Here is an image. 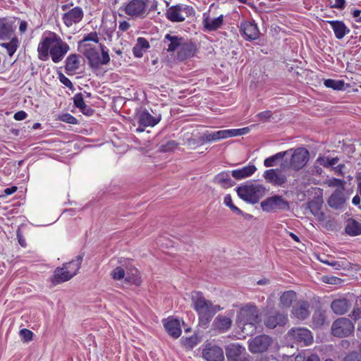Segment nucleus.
<instances>
[{
    "mask_svg": "<svg viewBox=\"0 0 361 361\" xmlns=\"http://www.w3.org/2000/svg\"><path fill=\"white\" fill-rule=\"evenodd\" d=\"M69 49V45L60 36L49 32L43 35L38 44V57L42 61H47L50 56L53 62L59 63Z\"/></svg>",
    "mask_w": 361,
    "mask_h": 361,
    "instance_id": "nucleus-1",
    "label": "nucleus"
},
{
    "mask_svg": "<svg viewBox=\"0 0 361 361\" xmlns=\"http://www.w3.org/2000/svg\"><path fill=\"white\" fill-rule=\"evenodd\" d=\"M190 298L192 307L198 314L200 324L202 326H207L214 315L221 310L220 306L207 300L200 291H192Z\"/></svg>",
    "mask_w": 361,
    "mask_h": 361,
    "instance_id": "nucleus-2",
    "label": "nucleus"
},
{
    "mask_svg": "<svg viewBox=\"0 0 361 361\" xmlns=\"http://www.w3.org/2000/svg\"><path fill=\"white\" fill-rule=\"evenodd\" d=\"M260 322L259 310L255 305L251 304H247L242 307L237 315V325L246 334L255 333L257 325Z\"/></svg>",
    "mask_w": 361,
    "mask_h": 361,
    "instance_id": "nucleus-3",
    "label": "nucleus"
},
{
    "mask_svg": "<svg viewBox=\"0 0 361 361\" xmlns=\"http://www.w3.org/2000/svg\"><path fill=\"white\" fill-rule=\"evenodd\" d=\"M157 0H130L125 5L123 11L132 18L143 19L151 11L157 10Z\"/></svg>",
    "mask_w": 361,
    "mask_h": 361,
    "instance_id": "nucleus-4",
    "label": "nucleus"
},
{
    "mask_svg": "<svg viewBox=\"0 0 361 361\" xmlns=\"http://www.w3.org/2000/svg\"><path fill=\"white\" fill-rule=\"evenodd\" d=\"M85 50L83 54L88 60L91 68L99 69L102 65H106L110 61V56L108 49L103 44H100V49L92 47L89 44H84Z\"/></svg>",
    "mask_w": 361,
    "mask_h": 361,
    "instance_id": "nucleus-5",
    "label": "nucleus"
},
{
    "mask_svg": "<svg viewBox=\"0 0 361 361\" xmlns=\"http://www.w3.org/2000/svg\"><path fill=\"white\" fill-rule=\"evenodd\" d=\"M291 150L288 155H290L289 160L284 159L281 164V169H293L299 171L307 164L310 159V153L305 147H298L296 149H289Z\"/></svg>",
    "mask_w": 361,
    "mask_h": 361,
    "instance_id": "nucleus-6",
    "label": "nucleus"
},
{
    "mask_svg": "<svg viewBox=\"0 0 361 361\" xmlns=\"http://www.w3.org/2000/svg\"><path fill=\"white\" fill-rule=\"evenodd\" d=\"M267 189L262 184L249 183L237 188L238 195L243 200L257 203L265 194Z\"/></svg>",
    "mask_w": 361,
    "mask_h": 361,
    "instance_id": "nucleus-7",
    "label": "nucleus"
},
{
    "mask_svg": "<svg viewBox=\"0 0 361 361\" xmlns=\"http://www.w3.org/2000/svg\"><path fill=\"white\" fill-rule=\"evenodd\" d=\"M194 15V8L192 6L183 4L172 6L166 12L167 19L173 23L183 22L186 18L193 16Z\"/></svg>",
    "mask_w": 361,
    "mask_h": 361,
    "instance_id": "nucleus-8",
    "label": "nucleus"
},
{
    "mask_svg": "<svg viewBox=\"0 0 361 361\" xmlns=\"http://www.w3.org/2000/svg\"><path fill=\"white\" fill-rule=\"evenodd\" d=\"M288 338L302 346H307L313 342L312 332L305 327H294L290 329L287 334Z\"/></svg>",
    "mask_w": 361,
    "mask_h": 361,
    "instance_id": "nucleus-9",
    "label": "nucleus"
},
{
    "mask_svg": "<svg viewBox=\"0 0 361 361\" xmlns=\"http://www.w3.org/2000/svg\"><path fill=\"white\" fill-rule=\"evenodd\" d=\"M260 205L262 210L266 212H274L278 210L286 211L290 209L289 202L277 195L265 199Z\"/></svg>",
    "mask_w": 361,
    "mask_h": 361,
    "instance_id": "nucleus-10",
    "label": "nucleus"
},
{
    "mask_svg": "<svg viewBox=\"0 0 361 361\" xmlns=\"http://www.w3.org/2000/svg\"><path fill=\"white\" fill-rule=\"evenodd\" d=\"M354 331V324L348 318L341 317L334 321L331 325V334L336 337H346Z\"/></svg>",
    "mask_w": 361,
    "mask_h": 361,
    "instance_id": "nucleus-11",
    "label": "nucleus"
},
{
    "mask_svg": "<svg viewBox=\"0 0 361 361\" xmlns=\"http://www.w3.org/2000/svg\"><path fill=\"white\" fill-rule=\"evenodd\" d=\"M282 170L283 169L281 168L267 169L264 171L262 176L271 185L284 188L288 182V176Z\"/></svg>",
    "mask_w": 361,
    "mask_h": 361,
    "instance_id": "nucleus-12",
    "label": "nucleus"
},
{
    "mask_svg": "<svg viewBox=\"0 0 361 361\" xmlns=\"http://www.w3.org/2000/svg\"><path fill=\"white\" fill-rule=\"evenodd\" d=\"M272 342L269 336L262 334L257 336L249 341V350L252 353H258L266 351Z\"/></svg>",
    "mask_w": 361,
    "mask_h": 361,
    "instance_id": "nucleus-13",
    "label": "nucleus"
},
{
    "mask_svg": "<svg viewBox=\"0 0 361 361\" xmlns=\"http://www.w3.org/2000/svg\"><path fill=\"white\" fill-rule=\"evenodd\" d=\"M224 20V15H220L216 18H211L208 12L202 14V26L205 32L216 31L221 27Z\"/></svg>",
    "mask_w": 361,
    "mask_h": 361,
    "instance_id": "nucleus-14",
    "label": "nucleus"
},
{
    "mask_svg": "<svg viewBox=\"0 0 361 361\" xmlns=\"http://www.w3.org/2000/svg\"><path fill=\"white\" fill-rule=\"evenodd\" d=\"M203 357L207 361H224V354L221 348L207 343L202 351Z\"/></svg>",
    "mask_w": 361,
    "mask_h": 361,
    "instance_id": "nucleus-15",
    "label": "nucleus"
},
{
    "mask_svg": "<svg viewBox=\"0 0 361 361\" xmlns=\"http://www.w3.org/2000/svg\"><path fill=\"white\" fill-rule=\"evenodd\" d=\"M83 16L84 13L82 8L75 6L68 12L63 13L62 20L65 25L69 27L73 24L80 23L82 20Z\"/></svg>",
    "mask_w": 361,
    "mask_h": 361,
    "instance_id": "nucleus-16",
    "label": "nucleus"
},
{
    "mask_svg": "<svg viewBox=\"0 0 361 361\" xmlns=\"http://www.w3.org/2000/svg\"><path fill=\"white\" fill-rule=\"evenodd\" d=\"M240 30L245 39L248 41L257 39L259 30L256 23L250 21H243L240 25Z\"/></svg>",
    "mask_w": 361,
    "mask_h": 361,
    "instance_id": "nucleus-17",
    "label": "nucleus"
},
{
    "mask_svg": "<svg viewBox=\"0 0 361 361\" xmlns=\"http://www.w3.org/2000/svg\"><path fill=\"white\" fill-rule=\"evenodd\" d=\"M161 115L152 116L148 111L143 110L137 114V119L140 126L143 127H154L161 121Z\"/></svg>",
    "mask_w": 361,
    "mask_h": 361,
    "instance_id": "nucleus-18",
    "label": "nucleus"
},
{
    "mask_svg": "<svg viewBox=\"0 0 361 361\" xmlns=\"http://www.w3.org/2000/svg\"><path fill=\"white\" fill-rule=\"evenodd\" d=\"M184 38L176 35L166 34L164 38V48L168 52L178 51Z\"/></svg>",
    "mask_w": 361,
    "mask_h": 361,
    "instance_id": "nucleus-19",
    "label": "nucleus"
},
{
    "mask_svg": "<svg viewBox=\"0 0 361 361\" xmlns=\"http://www.w3.org/2000/svg\"><path fill=\"white\" fill-rule=\"evenodd\" d=\"M164 326L167 333L174 338L181 335V327L178 319L173 317H168L164 320Z\"/></svg>",
    "mask_w": 361,
    "mask_h": 361,
    "instance_id": "nucleus-20",
    "label": "nucleus"
},
{
    "mask_svg": "<svg viewBox=\"0 0 361 361\" xmlns=\"http://www.w3.org/2000/svg\"><path fill=\"white\" fill-rule=\"evenodd\" d=\"M15 29L13 22L6 18H0V40H6L11 38Z\"/></svg>",
    "mask_w": 361,
    "mask_h": 361,
    "instance_id": "nucleus-21",
    "label": "nucleus"
},
{
    "mask_svg": "<svg viewBox=\"0 0 361 361\" xmlns=\"http://www.w3.org/2000/svg\"><path fill=\"white\" fill-rule=\"evenodd\" d=\"M331 28L334 31L335 37L338 39H343L350 30L342 20H327Z\"/></svg>",
    "mask_w": 361,
    "mask_h": 361,
    "instance_id": "nucleus-22",
    "label": "nucleus"
},
{
    "mask_svg": "<svg viewBox=\"0 0 361 361\" xmlns=\"http://www.w3.org/2000/svg\"><path fill=\"white\" fill-rule=\"evenodd\" d=\"M195 51V45L193 43L189 42L184 39L181 46L178 51V59L180 61H184L188 58H190L194 56Z\"/></svg>",
    "mask_w": 361,
    "mask_h": 361,
    "instance_id": "nucleus-23",
    "label": "nucleus"
},
{
    "mask_svg": "<svg viewBox=\"0 0 361 361\" xmlns=\"http://www.w3.org/2000/svg\"><path fill=\"white\" fill-rule=\"evenodd\" d=\"M288 322V315L285 313H276L274 315L269 316L266 321L265 325L269 329H274L277 326H284Z\"/></svg>",
    "mask_w": 361,
    "mask_h": 361,
    "instance_id": "nucleus-24",
    "label": "nucleus"
},
{
    "mask_svg": "<svg viewBox=\"0 0 361 361\" xmlns=\"http://www.w3.org/2000/svg\"><path fill=\"white\" fill-rule=\"evenodd\" d=\"M310 305L307 301H299L293 307L292 314L297 319L303 320L310 315Z\"/></svg>",
    "mask_w": 361,
    "mask_h": 361,
    "instance_id": "nucleus-25",
    "label": "nucleus"
},
{
    "mask_svg": "<svg viewBox=\"0 0 361 361\" xmlns=\"http://www.w3.org/2000/svg\"><path fill=\"white\" fill-rule=\"evenodd\" d=\"M257 171V167L254 164H249L243 168L233 170L232 176L236 180H242L253 175Z\"/></svg>",
    "mask_w": 361,
    "mask_h": 361,
    "instance_id": "nucleus-26",
    "label": "nucleus"
},
{
    "mask_svg": "<svg viewBox=\"0 0 361 361\" xmlns=\"http://www.w3.org/2000/svg\"><path fill=\"white\" fill-rule=\"evenodd\" d=\"M245 351V348L235 343H231L226 348V353L228 361L238 360L241 359V355Z\"/></svg>",
    "mask_w": 361,
    "mask_h": 361,
    "instance_id": "nucleus-27",
    "label": "nucleus"
},
{
    "mask_svg": "<svg viewBox=\"0 0 361 361\" xmlns=\"http://www.w3.org/2000/svg\"><path fill=\"white\" fill-rule=\"evenodd\" d=\"M344 189H336L328 200V204L331 207L338 209L345 203Z\"/></svg>",
    "mask_w": 361,
    "mask_h": 361,
    "instance_id": "nucleus-28",
    "label": "nucleus"
},
{
    "mask_svg": "<svg viewBox=\"0 0 361 361\" xmlns=\"http://www.w3.org/2000/svg\"><path fill=\"white\" fill-rule=\"evenodd\" d=\"M350 303L345 298L336 299L332 301L331 308L336 314H344L350 308Z\"/></svg>",
    "mask_w": 361,
    "mask_h": 361,
    "instance_id": "nucleus-29",
    "label": "nucleus"
},
{
    "mask_svg": "<svg viewBox=\"0 0 361 361\" xmlns=\"http://www.w3.org/2000/svg\"><path fill=\"white\" fill-rule=\"evenodd\" d=\"M297 299V294L293 290L283 292L279 298V306L281 308H288Z\"/></svg>",
    "mask_w": 361,
    "mask_h": 361,
    "instance_id": "nucleus-30",
    "label": "nucleus"
},
{
    "mask_svg": "<svg viewBox=\"0 0 361 361\" xmlns=\"http://www.w3.org/2000/svg\"><path fill=\"white\" fill-rule=\"evenodd\" d=\"M221 139H225L224 130L215 132L206 131L200 138L202 143L216 142Z\"/></svg>",
    "mask_w": 361,
    "mask_h": 361,
    "instance_id": "nucleus-31",
    "label": "nucleus"
},
{
    "mask_svg": "<svg viewBox=\"0 0 361 361\" xmlns=\"http://www.w3.org/2000/svg\"><path fill=\"white\" fill-rule=\"evenodd\" d=\"M231 324L232 321L230 318L218 315L213 322V326L215 329L224 332L230 329Z\"/></svg>",
    "mask_w": 361,
    "mask_h": 361,
    "instance_id": "nucleus-32",
    "label": "nucleus"
},
{
    "mask_svg": "<svg viewBox=\"0 0 361 361\" xmlns=\"http://www.w3.org/2000/svg\"><path fill=\"white\" fill-rule=\"evenodd\" d=\"M71 279V277L66 271V269L63 265L62 267H57L51 278V282L54 284H59Z\"/></svg>",
    "mask_w": 361,
    "mask_h": 361,
    "instance_id": "nucleus-33",
    "label": "nucleus"
},
{
    "mask_svg": "<svg viewBox=\"0 0 361 361\" xmlns=\"http://www.w3.org/2000/svg\"><path fill=\"white\" fill-rule=\"evenodd\" d=\"M82 261V257L78 256L75 259L63 264L66 269V271H68L71 279L77 274L80 268Z\"/></svg>",
    "mask_w": 361,
    "mask_h": 361,
    "instance_id": "nucleus-34",
    "label": "nucleus"
},
{
    "mask_svg": "<svg viewBox=\"0 0 361 361\" xmlns=\"http://www.w3.org/2000/svg\"><path fill=\"white\" fill-rule=\"evenodd\" d=\"M291 150H286L278 152L272 156L266 158L264 160V166L267 168L276 166L278 161L283 159L286 156L290 154Z\"/></svg>",
    "mask_w": 361,
    "mask_h": 361,
    "instance_id": "nucleus-35",
    "label": "nucleus"
},
{
    "mask_svg": "<svg viewBox=\"0 0 361 361\" xmlns=\"http://www.w3.org/2000/svg\"><path fill=\"white\" fill-rule=\"evenodd\" d=\"M345 232L351 236L361 235V222L349 219L345 226Z\"/></svg>",
    "mask_w": 361,
    "mask_h": 361,
    "instance_id": "nucleus-36",
    "label": "nucleus"
},
{
    "mask_svg": "<svg viewBox=\"0 0 361 361\" xmlns=\"http://www.w3.org/2000/svg\"><path fill=\"white\" fill-rule=\"evenodd\" d=\"M214 181L224 188L231 187L234 183L230 177L229 171L219 173L214 177Z\"/></svg>",
    "mask_w": 361,
    "mask_h": 361,
    "instance_id": "nucleus-37",
    "label": "nucleus"
},
{
    "mask_svg": "<svg viewBox=\"0 0 361 361\" xmlns=\"http://www.w3.org/2000/svg\"><path fill=\"white\" fill-rule=\"evenodd\" d=\"M80 61L77 54H71L66 60V70L68 72H75L79 68Z\"/></svg>",
    "mask_w": 361,
    "mask_h": 361,
    "instance_id": "nucleus-38",
    "label": "nucleus"
},
{
    "mask_svg": "<svg viewBox=\"0 0 361 361\" xmlns=\"http://www.w3.org/2000/svg\"><path fill=\"white\" fill-rule=\"evenodd\" d=\"M9 42L1 43L0 46L5 48L8 54L12 56L19 47V40L16 37H11Z\"/></svg>",
    "mask_w": 361,
    "mask_h": 361,
    "instance_id": "nucleus-39",
    "label": "nucleus"
},
{
    "mask_svg": "<svg viewBox=\"0 0 361 361\" xmlns=\"http://www.w3.org/2000/svg\"><path fill=\"white\" fill-rule=\"evenodd\" d=\"M324 85L328 88L334 90H343L345 89V82L341 80L326 79Z\"/></svg>",
    "mask_w": 361,
    "mask_h": 361,
    "instance_id": "nucleus-40",
    "label": "nucleus"
},
{
    "mask_svg": "<svg viewBox=\"0 0 361 361\" xmlns=\"http://www.w3.org/2000/svg\"><path fill=\"white\" fill-rule=\"evenodd\" d=\"M339 159L337 157L330 158L329 157L319 156L317 157L316 162L324 167L329 168L336 165Z\"/></svg>",
    "mask_w": 361,
    "mask_h": 361,
    "instance_id": "nucleus-41",
    "label": "nucleus"
},
{
    "mask_svg": "<svg viewBox=\"0 0 361 361\" xmlns=\"http://www.w3.org/2000/svg\"><path fill=\"white\" fill-rule=\"evenodd\" d=\"M224 203L233 212L237 214H241L242 211L233 204L232 197L230 195H226L224 198Z\"/></svg>",
    "mask_w": 361,
    "mask_h": 361,
    "instance_id": "nucleus-42",
    "label": "nucleus"
},
{
    "mask_svg": "<svg viewBox=\"0 0 361 361\" xmlns=\"http://www.w3.org/2000/svg\"><path fill=\"white\" fill-rule=\"evenodd\" d=\"M111 276L114 280H121L125 277L126 274L124 269L122 267H117L112 270L111 272Z\"/></svg>",
    "mask_w": 361,
    "mask_h": 361,
    "instance_id": "nucleus-43",
    "label": "nucleus"
},
{
    "mask_svg": "<svg viewBox=\"0 0 361 361\" xmlns=\"http://www.w3.org/2000/svg\"><path fill=\"white\" fill-rule=\"evenodd\" d=\"M343 361H361V344L359 346V353L352 352L348 354Z\"/></svg>",
    "mask_w": 361,
    "mask_h": 361,
    "instance_id": "nucleus-44",
    "label": "nucleus"
},
{
    "mask_svg": "<svg viewBox=\"0 0 361 361\" xmlns=\"http://www.w3.org/2000/svg\"><path fill=\"white\" fill-rule=\"evenodd\" d=\"M73 102H74V105L76 107L80 109L81 110H83L87 106L84 102L82 95L81 94H75L73 97Z\"/></svg>",
    "mask_w": 361,
    "mask_h": 361,
    "instance_id": "nucleus-45",
    "label": "nucleus"
},
{
    "mask_svg": "<svg viewBox=\"0 0 361 361\" xmlns=\"http://www.w3.org/2000/svg\"><path fill=\"white\" fill-rule=\"evenodd\" d=\"M295 361H320V360L316 354H311L308 356L300 354L295 357Z\"/></svg>",
    "mask_w": 361,
    "mask_h": 361,
    "instance_id": "nucleus-46",
    "label": "nucleus"
},
{
    "mask_svg": "<svg viewBox=\"0 0 361 361\" xmlns=\"http://www.w3.org/2000/svg\"><path fill=\"white\" fill-rule=\"evenodd\" d=\"M60 120L61 121H63V122H66V123H70V124H77L78 123L77 118L68 113L62 114L60 116Z\"/></svg>",
    "mask_w": 361,
    "mask_h": 361,
    "instance_id": "nucleus-47",
    "label": "nucleus"
},
{
    "mask_svg": "<svg viewBox=\"0 0 361 361\" xmlns=\"http://www.w3.org/2000/svg\"><path fill=\"white\" fill-rule=\"evenodd\" d=\"M345 181L338 178L329 180V185L331 187H338V189H344Z\"/></svg>",
    "mask_w": 361,
    "mask_h": 361,
    "instance_id": "nucleus-48",
    "label": "nucleus"
},
{
    "mask_svg": "<svg viewBox=\"0 0 361 361\" xmlns=\"http://www.w3.org/2000/svg\"><path fill=\"white\" fill-rule=\"evenodd\" d=\"M272 113L271 111H264L262 112H260L256 115V117L262 122H265L269 120V118L271 117Z\"/></svg>",
    "mask_w": 361,
    "mask_h": 361,
    "instance_id": "nucleus-49",
    "label": "nucleus"
},
{
    "mask_svg": "<svg viewBox=\"0 0 361 361\" xmlns=\"http://www.w3.org/2000/svg\"><path fill=\"white\" fill-rule=\"evenodd\" d=\"M178 146V143L174 140L168 141L165 145L161 146V149L164 152L171 151L176 149Z\"/></svg>",
    "mask_w": 361,
    "mask_h": 361,
    "instance_id": "nucleus-50",
    "label": "nucleus"
},
{
    "mask_svg": "<svg viewBox=\"0 0 361 361\" xmlns=\"http://www.w3.org/2000/svg\"><path fill=\"white\" fill-rule=\"evenodd\" d=\"M20 334L22 338L25 341L27 342V341H30L32 340L33 333L31 331L28 330V329H23L20 330Z\"/></svg>",
    "mask_w": 361,
    "mask_h": 361,
    "instance_id": "nucleus-51",
    "label": "nucleus"
},
{
    "mask_svg": "<svg viewBox=\"0 0 361 361\" xmlns=\"http://www.w3.org/2000/svg\"><path fill=\"white\" fill-rule=\"evenodd\" d=\"M136 44L145 51L149 48V42L144 37H138Z\"/></svg>",
    "mask_w": 361,
    "mask_h": 361,
    "instance_id": "nucleus-52",
    "label": "nucleus"
},
{
    "mask_svg": "<svg viewBox=\"0 0 361 361\" xmlns=\"http://www.w3.org/2000/svg\"><path fill=\"white\" fill-rule=\"evenodd\" d=\"M323 281L329 284L338 285L341 283V279L336 276H324Z\"/></svg>",
    "mask_w": 361,
    "mask_h": 361,
    "instance_id": "nucleus-53",
    "label": "nucleus"
},
{
    "mask_svg": "<svg viewBox=\"0 0 361 361\" xmlns=\"http://www.w3.org/2000/svg\"><path fill=\"white\" fill-rule=\"evenodd\" d=\"M88 41H92V42H94L96 43L98 42L99 38H98L97 32H94L89 33L87 35L84 37L82 42L85 43Z\"/></svg>",
    "mask_w": 361,
    "mask_h": 361,
    "instance_id": "nucleus-54",
    "label": "nucleus"
},
{
    "mask_svg": "<svg viewBox=\"0 0 361 361\" xmlns=\"http://www.w3.org/2000/svg\"><path fill=\"white\" fill-rule=\"evenodd\" d=\"M225 139L238 136V129L224 130Z\"/></svg>",
    "mask_w": 361,
    "mask_h": 361,
    "instance_id": "nucleus-55",
    "label": "nucleus"
},
{
    "mask_svg": "<svg viewBox=\"0 0 361 361\" xmlns=\"http://www.w3.org/2000/svg\"><path fill=\"white\" fill-rule=\"evenodd\" d=\"M145 51L135 44L133 48V55L137 58H141Z\"/></svg>",
    "mask_w": 361,
    "mask_h": 361,
    "instance_id": "nucleus-56",
    "label": "nucleus"
},
{
    "mask_svg": "<svg viewBox=\"0 0 361 361\" xmlns=\"http://www.w3.org/2000/svg\"><path fill=\"white\" fill-rule=\"evenodd\" d=\"M310 208L311 209V212L315 216H319L320 215H322V212H320L319 208L317 207V204L312 203L310 204Z\"/></svg>",
    "mask_w": 361,
    "mask_h": 361,
    "instance_id": "nucleus-57",
    "label": "nucleus"
},
{
    "mask_svg": "<svg viewBox=\"0 0 361 361\" xmlns=\"http://www.w3.org/2000/svg\"><path fill=\"white\" fill-rule=\"evenodd\" d=\"M27 114L25 111H19L14 114L13 118L16 121H23V120L27 118Z\"/></svg>",
    "mask_w": 361,
    "mask_h": 361,
    "instance_id": "nucleus-58",
    "label": "nucleus"
},
{
    "mask_svg": "<svg viewBox=\"0 0 361 361\" xmlns=\"http://www.w3.org/2000/svg\"><path fill=\"white\" fill-rule=\"evenodd\" d=\"M331 7L342 10L345 7V0H334Z\"/></svg>",
    "mask_w": 361,
    "mask_h": 361,
    "instance_id": "nucleus-59",
    "label": "nucleus"
},
{
    "mask_svg": "<svg viewBox=\"0 0 361 361\" xmlns=\"http://www.w3.org/2000/svg\"><path fill=\"white\" fill-rule=\"evenodd\" d=\"M18 190V188L16 186H11L10 188H7L4 190V196H8L14 192H16Z\"/></svg>",
    "mask_w": 361,
    "mask_h": 361,
    "instance_id": "nucleus-60",
    "label": "nucleus"
},
{
    "mask_svg": "<svg viewBox=\"0 0 361 361\" xmlns=\"http://www.w3.org/2000/svg\"><path fill=\"white\" fill-rule=\"evenodd\" d=\"M130 27V24L126 20H123L120 22L118 29L119 30H121L122 32H125L128 30Z\"/></svg>",
    "mask_w": 361,
    "mask_h": 361,
    "instance_id": "nucleus-61",
    "label": "nucleus"
},
{
    "mask_svg": "<svg viewBox=\"0 0 361 361\" xmlns=\"http://www.w3.org/2000/svg\"><path fill=\"white\" fill-rule=\"evenodd\" d=\"M352 317L355 320H357L361 317V308L355 307L352 312Z\"/></svg>",
    "mask_w": 361,
    "mask_h": 361,
    "instance_id": "nucleus-62",
    "label": "nucleus"
},
{
    "mask_svg": "<svg viewBox=\"0 0 361 361\" xmlns=\"http://www.w3.org/2000/svg\"><path fill=\"white\" fill-rule=\"evenodd\" d=\"M352 16L355 18L356 22L361 23V13L358 9H354L351 11Z\"/></svg>",
    "mask_w": 361,
    "mask_h": 361,
    "instance_id": "nucleus-63",
    "label": "nucleus"
},
{
    "mask_svg": "<svg viewBox=\"0 0 361 361\" xmlns=\"http://www.w3.org/2000/svg\"><path fill=\"white\" fill-rule=\"evenodd\" d=\"M345 167V165L343 164H340L337 165L336 166L334 167L333 169L335 172V173L338 175H343V169Z\"/></svg>",
    "mask_w": 361,
    "mask_h": 361,
    "instance_id": "nucleus-64",
    "label": "nucleus"
}]
</instances>
